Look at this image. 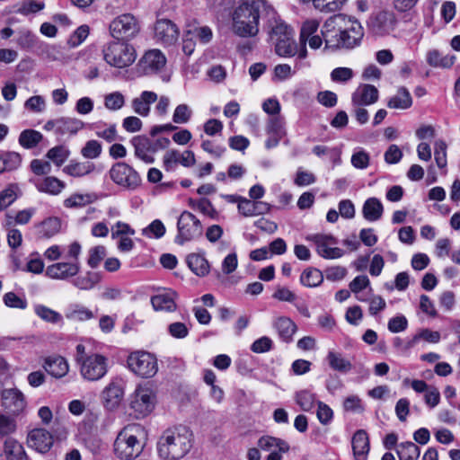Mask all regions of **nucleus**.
<instances>
[{"mask_svg":"<svg viewBox=\"0 0 460 460\" xmlns=\"http://www.w3.org/2000/svg\"><path fill=\"white\" fill-rule=\"evenodd\" d=\"M321 32L325 48L332 49H353L360 44L364 36L360 22L341 13L328 18Z\"/></svg>","mask_w":460,"mask_h":460,"instance_id":"1","label":"nucleus"},{"mask_svg":"<svg viewBox=\"0 0 460 460\" xmlns=\"http://www.w3.org/2000/svg\"><path fill=\"white\" fill-rule=\"evenodd\" d=\"M275 14V9L265 0H242L232 13V31L241 38L255 37L260 19L265 17L269 22Z\"/></svg>","mask_w":460,"mask_h":460,"instance_id":"2","label":"nucleus"},{"mask_svg":"<svg viewBox=\"0 0 460 460\" xmlns=\"http://www.w3.org/2000/svg\"><path fill=\"white\" fill-rule=\"evenodd\" d=\"M192 447V433L184 426L167 429L159 438L157 453L162 460H179Z\"/></svg>","mask_w":460,"mask_h":460,"instance_id":"3","label":"nucleus"},{"mask_svg":"<svg viewBox=\"0 0 460 460\" xmlns=\"http://www.w3.org/2000/svg\"><path fill=\"white\" fill-rule=\"evenodd\" d=\"M145 430L140 424H128L117 435L113 444L114 454L121 460H132L137 457L144 447L140 438Z\"/></svg>","mask_w":460,"mask_h":460,"instance_id":"4","label":"nucleus"},{"mask_svg":"<svg viewBox=\"0 0 460 460\" xmlns=\"http://www.w3.org/2000/svg\"><path fill=\"white\" fill-rule=\"evenodd\" d=\"M270 36L275 44V51L280 57H293L298 55L299 49L294 40V30L282 21L278 14L268 22Z\"/></svg>","mask_w":460,"mask_h":460,"instance_id":"5","label":"nucleus"},{"mask_svg":"<svg viewBox=\"0 0 460 460\" xmlns=\"http://www.w3.org/2000/svg\"><path fill=\"white\" fill-rule=\"evenodd\" d=\"M104 60L111 66L125 68L131 66L137 53L134 47L124 41H112L104 46L102 49Z\"/></svg>","mask_w":460,"mask_h":460,"instance_id":"6","label":"nucleus"},{"mask_svg":"<svg viewBox=\"0 0 460 460\" xmlns=\"http://www.w3.org/2000/svg\"><path fill=\"white\" fill-rule=\"evenodd\" d=\"M128 368L137 376L143 378L154 376L158 370L156 358L149 352H132L127 360Z\"/></svg>","mask_w":460,"mask_h":460,"instance_id":"7","label":"nucleus"},{"mask_svg":"<svg viewBox=\"0 0 460 460\" xmlns=\"http://www.w3.org/2000/svg\"><path fill=\"white\" fill-rule=\"evenodd\" d=\"M111 180L117 185L127 190H136L141 183L138 172L126 163L119 162L109 171Z\"/></svg>","mask_w":460,"mask_h":460,"instance_id":"8","label":"nucleus"},{"mask_svg":"<svg viewBox=\"0 0 460 460\" xmlns=\"http://www.w3.org/2000/svg\"><path fill=\"white\" fill-rule=\"evenodd\" d=\"M178 234L175 242L178 244H183L185 242L191 241L202 234V226L200 221L190 212L183 211L177 222Z\"/></svg>","mask_w":460,"mask_h":460,"instance_id":"9","label":"nucleus"},{"mask_svg":"<svg viewBox=\"0 0 460 460\" xmlns=\"http://www.w3.org/2000/svg\"><path fill=\"white\" fill-rule=\"evenodd\" d=\"M139 24L130 13L116 17L110 24V31L113 38L125 41L136 37L139 32Z\"/></svg>","mask_w":460,"mask_h":460,"instance_id":"10","label":"nucleus"},{"mask_svg":"<svg viewBox=\"0 0 460 460\" xmlns=\"http://www.w3.org/2000/svg\"><path fill=\"white\" fill-rule=\"evenodd\" d=\"M306 240L314 243L317 254L323 259H338L342 257L344 254L343 250L335 247V245L338 243V241L332 234H314L307 235Z\"/></svg>","mask_w":460,"mask_h":460,"instance_id":"11","label":"nucleus"},{"mask_svg":"<svg viewBox=\"0 0 460 460\" xmlns=\"http://www.w3.org/2000/svg\"><path fill=\"white\" fill-rule=\"evenodd\" d=\"M155 407V394L148 385H138L131 396L130 408L137 418L149 414Z\"/></svg>","mask_w":460,"mask_h":460,"instance_id":"12","label":"nucleus"},{"mask_svg":"<svg viewBox=\"0 0 460 460\" xmlns=\"http://www.w3.org/2000/svg\"><path fill=\"white\" fill-rule=\"evenodd\" d=\"M80 373L88 381H98L107 373V358L100 354L87 356L80 364Z\"/></svg>","mask_w":460,"mask_h":460,"instance_id":"13","label":"nucleus"},{"mask_svg":"<svg viewBox=\"0 0 460 460\" xmlns=\"http://www.w3.org/2000/svg\"><path fill=\"white\" fill-rule=\"evenodd\" d=\"M1 405L11 415L18 416L24 411L27 402L18 388H7L1 392Z\"/></svg>","mask_w":460,"mask_h":460,"instance_id":"14","label":"nucleus"},{"mask_svg":"<svg viewBox=\"0 0 460 460\" xmlns=\"http://www.w3.org/2000/svg\"><path fill=\"white\" fill-rule=\"evenodd\" d=\"M84 127V123L75 118L59 117L48 120L43 128L46 131H54L57 135H75Z\"/></svg>","mask_w":460,"mask_h":460,"instance_id":"15","label":"nucleus"},{"mask_svg":"<svg viewBox=\"0 0 460 460\" xmlns=\"http://www.w3.org/2000/svg\"><path fill=\"white\" fill-rule=\"evenodd\" d=\"M396 19L390 11H379L373 13L368 20V28L376 35L383 36L394 31Z\"/></svg>","mask_w":460,"mask_h":460,"instance_id":"16","label":"nucleus"},{"mask_svg":"<svg viewBox=\"0 0 460 460\" xmlns=\"http://www.w3.org/2000/svg\"><path fill=\"white\" fill-rule=\"evenodd\" d=\"M180 36L177 25L168 19L157 20L155 24V40L164 46L174 45Z\"/></svg>","mask_w":460,"mask_h":460,"instance_id":"17","label":"nucleus"},{"mask_svg":"<svg viewBox=\"0 0 460 460\" xmlns=\"http://www.w3.org/2000/svg\"><path fill=\"white\" fill-rule=\"evenodd\" d=\"M196 164L195 155L190 150L181 153L176 149H170L163 156V165L165 171H173L177 164L190 167Z\"/></svg>","mask_w":460,"mask_h":460,"instance_id":"18","label":"nucleus"},{"mask_svg":"<svg viewBox=\"0 0 460 460\" xmlns=\"http://www.w3.org/2000/svg\"><path fill=\"white\" fill-rule=\"evenodd\" d=\"M124 381L119 377L113 378L102 391L104 406L109 410L117 408L124 397Z\"/></svg>","mask_w":460,"mask_h":460,"instance_id":"19","label":"nucleus"},{"mask_svg":"<svg viewBox=\"0 0 460 460\" xmlns=\"http://www.w3.org/2000/svg\"><path fill=\"white\" fill-rule=\"evenodd\" d=\"M28 446L37 452L45 454L52 447L54 439L51 433L42 428L31 430L27 437Z\"/></svg>","mask_w":460,"mask_h":460,"instance_id":"20","label":"nucleus"},{"mask_svg":"<svg viewBox=\"0 0 460 460\" xmlns=\"http://www.w3.org/2000/svg\"><path fill=\"white\" fill-rule=\"evenodd\" d=\"M130 144L134 147V154L137 158L146 164L155 162V148L151 144V137L146 135L135 136L130 139Z\"/></svg>","mask_w":460,"mask_h":460,"instance_id":"21","label":"nucleus"},{"mask_svg":"<svg viewBox=\"0 0 460 460\" xmlns=\"http://www.w3.org/2000/svg\"><path fill=\"white\" fill-rule=\"evenodd\" d=\"M79 270V261L57 262L47 268L46 275L53 279L66 280L75 277Z\"/></svg>","mask_w":460,"mask_h":460,"instance_id":"22","label":"nucleus"},{"mask_svg":"<svg viewBox=\"0 0 460 460\" xmlns=\"http://www.w3.org/2000/svg\"><path fill=\"white\" fill-rule=\"evenodd\" d=\"M378 90L371 84H362L352 93L351 102L353 106H366L377 102Z\"/></svg>","mask_w":460,"mask_h":460,"instance_id":"23","label":"nucleus"},{"mask_svg":"<svg viewBox=\"0 0 460 460\" xmlns=\"http://www.w3.org/2000/svg\"><path fill=\"white\" fill-rule=\"evenodd\" d=\"M166 63L164 55L159 49L147 51L140 60V65L146 74L162 69Z\"/></svg>","mask_w":460,"mask_h":460,"instance_id":"24","label":"nucleus"},{"mask_svg":"<svg viewBox=\"0 0 460 460\" xmlns=\"http://www.w3.org/2000/svg\"><path fill=\"white\" fill-rule=\"evenodd\" d=\"M176 293L168 290L159 293L151 297V304L155 311L173 312L176 310L177 305L175 303Z\"/></svg>","mask_w":460,"mask_h":460,"instance_id":"25","label":"nucleus"},{"mask_svg":"<svg viewBox=\"0 0 460 460\" xmlns=\"http://www.w3.org/2000/svg\"><path fill=\"white\" fill-rule=\"evenodd\" d=\"M157 101V94L152 91H144L141 94L134 98L131 102L133 111L143 117L150 113V106Z\"/></svg>","mask_w":460,"mask_h":460,"instance_id":"26","label":"nucleus"},{"mask_svg":"<svg viewBox=\"0 0 460 460\" xmlns=\"http://www.w3.org/2000/svg\"><path fill=\"white\" fill-rule=\"evenodd\" d=\"M351 445L355 459L366 460L370 448L367 432L363 429L356 431L352 437Z\"/></svg>","mask_w":460,"mask_h":460,"instance_id":"27","label":"nucleus"},{"mask_svg":"<svg viewBox=\"0 0 460 460\" xmlns=\"http://www.w3.org/2000/svg\"><path fill=\"white\" fill-rule=\"evenodd\" d=\"M270 209V204L263 201L250 200L245 198L238 204V211L244 217L264 215Z\"/></svg>","mask_w":460,"mask_h":460,"instance_id":"28","label":"nucleus"},{"mask_svg":"<svg viewBox=\"0 0 460 460\" xmlns=\"http://www.w3.org/2000/svg\"><path fill=\"white\" fill-rule=\"evenodd\" d=\"M37 234L41 239H49L59 233L61 220L57 217H50L34 226Z\"/></svg>","mask_w":460,"mask_h":460,"instance_id":"29","label":"nucleus"},{"mask_svg":"<svg viewBox=\"0 0 460 460\" xmlns=\"http://www.w3.org/2000/svg\"><path fill=\"white\" fill-rule=\"evenodd\" d=\"M43 367L49 375L56 378H61L68 372V364L66 360L60 356L47 358Z\"/></svg>","mask_w":460,"mask_h":460,"instance_id":"30","label":"nucleus"},{"mask_svg":"<svg viewBox=\"0 0 460 460\" xmlns=\"http://www.w3.org/2000/svg\"><path fill=\"white\" fill-rule=\"evenodd\" d=\"M319 27V22L315 20H307L305 21L301 27L300 30V36H299V41H300V49L298 51V58L300 59H304L307 56V50H306V43L307 40L314 36V33L317 31Z\"/></svg>","mask_w":460,"mask_h":460,"instance_id":"31","label":"nucleus"},{"mask_svg":"<svg viewBox=\"0 0 460 460\" xmlns=\"http://www.w3.org/2000/svg\"><path fill=\"white\" fill-rule=\"evenodd\" d=\"M279 338L284 342L292 341L293 335L296 332V323L288 317L281 316L275 320L273 323Z\"/></svg>","mask_w":460,"mask_h":460,"instance_id":"32","label":"nucleus"},{"mask_svg":"<svg viewBox=\"0 0 460 460\" xmlns=\"http://www.w3.org/2000/svg\"><path fill=\"white\" fill-rule=\"evenodd\" d=\"M257 446L261 450L270 453L276 450H279L280 452H288L290 448L288 442L272 436L261 437L258 440Z\"/></svg>","mask_w":460,"mask_h":460,"instance_id":"33","label":"nucleus"},{"mask_svg":"<svg viewBox=\"0 0 460 460\" xmlns=\"http://www.w3.org/2000/svg\"><path fill=\"white\" fill-rule=\"evenodd\" d=\"M384 207L381 201L376 198L367 199L362 208V213L367 221H376L381 218Z\"/></svg>","mask_w":460,"mask_h":460,"instance_id":"34","label":"nucleus"},{"mask_svg":"<svg viewBox=\"0 0 460 460\" xmlns=\"http://www.w3.org/2000/svg\"><path fill=\"white\" fill-rule=\"evenodd\" d=\"M187 264L190 270L199 277H204L209 272V263L205 257L191 253L187 257Z\"/></svg>","mask_w":460,"mask_h":460,"instance_id":"35","label":"nucleus"},{"mask_svg":"<svg viewBox=\"0 0 460 460\" xmlns=\"http://www.w3.org/2000/svg\"><path fill=\"white\" fill-rule=\"evenodd\" d=\"M95 165L91 162L71 161L63 168V172L73 177H83L93 172Z\"/></svg>","mask_w":460,"mask_h":460,"instance_id":"36","label":"nucleus"},{"mask_svg":"<svg viewBox=\"0 0 460 460\" xmlns=\"http://www.w3.org/2000/svg\"><path fill=\"white\" fill-rule=\"evenodd\" d=\"M412 99L405 87L399 88L397 94L390 98L387 106L391 109L405 110L411 106Z\"/></svg>","mask_w":460,"mask_h":460,"instance_id":"37","label":"nucleus"},{"mask_svg":"<svg viewBox=\"0 0 460 460\" xmlns=\"http://www.w3.org/2000/svg\"><path fill=\"white\" fill-rule=\"evenodd\" d=\"M455 56L445 55L443 56L438 50H430L427 55V62L435 67L448 68L455 63Z\"/></svg>","mask_w":460,"mask_h":460,"instance_id":"38","label":"nucleus"},{"mask_svg":"<svg viewBox=\"0 0 460 460\" xmlns=\"http://www.w3.org/2000/svg\"><path fill=\"white\" fill-rule=\"evenodd\" d=\"M65 187L66 185L62 181L52 176L46 177L37 185V189L40 191L51 195L59 194Z\"/></svg>","mask_w":460,"mask_h":460,"instance_id":"39","label":"nucleus"},{"mask_svg":"<svg viewBox=\"0 0 460 460\" xmlns=\"http://www.w3.org/2000/svg\"><path fill=\"white\" fill-rule=\"evenodd\" d=\"M4 454L7 460H26L23 447L13 439H7L4 442Z\"/></svg>","mask_w":460,"mask_h":460,"instance_id":"40","label":"nucleus"},{"mask_svg":"<svg viewBox=\"0 0 460 460\" xmlns=\"http://www.w3.org/2000/svg\"><path fill=\"white\" fill-rule=\"evenodd\" d=\"M327 360L330 367L339 372L347 373L352 368L350 361L344 358L341 353L335 351H329Z\"/></svg>","mask_w":460,"mask_h":460,"instance_id":"41","label":"nucleus"},{"mask_svg":"<svg viewBox=\"0 0 460 460\" xmlns=\"http://www.w3.org/2000/svg\"><path fill=\"white\" fill-rule=\"evenodd\" d=\"M323 280L322 271L314 268L305 269L300 276V283L308 288L319 286Z\"/></svg>","mask_w":460,"mask_h":460,"instance_id":"42","label":"nucleus"},{"mask_svg":"<svg viewBox=\"0 0 460 460\" xmlns=\"http://www.w3.org/2000/svg\"><path fill=\"white\" fill-rule=\"evenodd\" d=\"M420 454V447L413 442H403L397 447V455L400 460H418Z\"/></svg>","mask_w":460,"mask_h":460,"instance_id":"43","label":"nucleus"},{"mask_svg":"<svg viewBox=\"0 0 460 460\" xmlns=\"http://www.w3.org/2000/svg\"><path fill=\"white\" fill-rule=\"evenodd\" d=\"M43 138V135L34 129H25L19 136V144L26 149L35 147Z\"/></svg>","mask_w":460,"mask_h":460,"instance_id":"44","label":"nucleus"},{"mask_svg":"<svg viewBox=\"0 0 460 460\" xmlns=\"http://www.w3.org/2000/svg\"><path fill=\"white\" fill-rule=\"evenodd\" d=\"M100 279L98 273L88 271L85 275L75 278L73 280V285L81 290H89L92 289Z\"/></svg>","mask_w":460,"mask_h":460,"instance_id":"45","label":"nucleus"},{"mask_svg":"<svg viewBox=\"0 0 460 460\" xmlns=\"http://www.w3.org/2000/svg\"><path fill=\"white\" fill-rule=\"evenodd\" d=\"M70 151L65 146H57L50 148L46 156L52 161L57 166H61L69 157Z\"/></svg>","mask_w":460,"mask_h":460,"instance_id":"46","label":"nucleus"},{"mask_svg":"<svg viewBox=\"0 0 460 460\" xmlns=\"http://www.w3.org/2000/svg\"><path fill=\"white\" fill-rule=\"evenodd\" d=\"M304 3L313 2L314 6L321 12H336L341 8L346 0H301Z\"/></svg>","mask_w":460,"mask_h":460,"instance_id":"47","label":"nucleus"},{"mask_svg":"<svg viewBox=\"0 0 460 460\" xmlns=\"http://www.w3.org/2000/svg\"><path fill=\"white\" fill-rule=\"evenodd\" d=\"M34 312L40 318L48 323H58L62 321V315L59 313L43 305H35Z\"/></svg>","mask_w":460,"mask_h":460,"instance_id":"48","label":"nucleus"},{"mask_svg":"<svg viewBox=\"0 0 460 460\" xmlns=\"http://www.w3.org/2000/svg\"><path fill=\"white\" fill-rule=\"evenodd\" d=\"M284 119L280 116L271 117L267 123L266 132L269 135L282 138L286 135Z\"/></svg>","mask_w":460,"mask_h":460,"instance_id":"49","label":"nucleus"},{"mask_svg":"<svg viewBox=\"0 0 460 460\" xmlns=\"http://www.w3.org/2000/svg\"><path fill=\"white\" fill-rule=\"evenodd\" d=\"M296 403L305 411H311L315 402V395L307 390H302L296 394L295 396Z\"/></svg>","mask_w":460,"mask_h":460,"instance_id":"50","label":"nucleus"},{"mask_svg":"<svg viewBox=\"0 0 460 460\" xmlns=\"http://www.w3.org/2000/svg\"><path fill=\"white\" fill-rule=\"evenodd\" d=\"M93 201L91 194H73L64 200V206L68 208L84 207Z\"/></svg>","mask_w":460,"mask_h":460,"instance_id":"51","label":"nucleus"},{"mask_svg":"<svg viewBox=\"0 0 460 460\" xmlns=\"http://www.w3.org/2000/svg\"><path fill=\"white\" fill-rule=\"evenodd\" d=\"M447 143L438 139L434 143V158L437 164V166L440 169H444L447 167Z\"/></svg>","mask_w":460,"mask_h":460,"instance_id":"52","label":"nucleus"},{"mask_svg":"<svg viewBox=\"0 0 460 460\" xmlns=\"http://www.w3.org/2000/svg\"><path fill=\"white\" fill-rule=\"evenodd\" d=\"M192 116V110L185 103L176 106L172 114V121L175 124H186Z\"/></svg>","mask_w":460,"mask_h":460,"instance_id":"53","label":"nucleus"},{"mask_svg":"<svg viewBox=\"0 0 460 460\" xmlns=\"http://www.w3.org/2000/svg\"><path fill=\"white\" fill-rule=\"evenodd\" d=\"M125 104V97L120 92H113L104 97V106L110 111H118Z\"/></svg>","mask_w":460,"mask_h":460,"instance_id":"54","label":"nucleus"},{"mask_svg":"<svg viewBox=\"0 0 460 460\" xmlns=\"http://www.w3.org/2000/svg\"><path fill=\"white\" fill-rule=\"evenodd\" d=\"M16 430V420L13 415L0 414V438L13 434Z\"/></svg>","mask_w":460,"mask_h":460,"instance_id":"55","label":"nucleus"},{"mask_svg":"<svg viewBox=\"0 0 460 460\" xmlns=\"http://www.w3.org/2000/svg\"><path fill=\"white\" fill-rule=\"evenodd\" d=\"M102 151V146L97 140H89L81 149V155L86 159L98 158Z\"/></svg>","mask_w":460,"mask_h":460,"instance_id":"56","label":"nucleus"},{"mask_svg":"<svg viewBox=\"0 0 460 460\" xmlns=\"http://www.w3.org/2000/svg\"><path fill=\"white\" fill-rule=\"evenodd\" d=\"M420 339H423L430 343H438L440 341V333L429 329H424L412 338V340L408 343V348L413 347Z\"/></svg>","mask_w":460,"mask_h":460,"instance_id":"57","label":"nucleus"},{"mask_svg":"<svg viewBox=\"0 0 460 460\" xmlns=\"http://www.w3.org/2000/svg\"><path fill=\"white\" fill-rule=\"evenodd\" d=\"M142 234L147 237L159 239L165 234V226L159 219L154 220L147 227L142 230Z\"/></svg>","mask_w":460,"mask_h":460,"instance_id":"58","label":"nucleus"},{"mask_svg":"<svg viewBox=\"0 0 460 460\" xmlns=\"http://www.w3.org/2000/svg\"><path fill=\"white\" fill-rule=\"evenodd\" d=\"M24 108L34 113H41L46 109V101L41 95H34L24 102Z\"/></svg>","mask_w":460,"mask_h":460,"instance_id":"59","label":"nucleus"},{"mask_svg":"<svg viewBox=\"0 0 460 460\" xmlns=\"http://www.w3.org/2000/svg\"><path fill=\"white\" fill-rule=\"evenodd\" d=\"M370 163V156L363 149H358L351 155V164L357 169H366L368 167Z\"/></svg>","mask_w":460,"mask_h":460,"instance_id":"60","label":"nucleus"},{"mask_svg":"<svg viewBox=\"0 0 460 460\" xmlns=\"http://www.w3.org/2000/svg\"><path fill=\"white\" fill-rule=\"evenodd\" d=\"M3 301L6 306L11 308L25 309L28 305L26 299L18 296L14 292L4 294Z\"/></svg>","mask_w":460,"mask_h":460,"instance_id":"61","label":"nucleus"},{"mask_svg":"<svg viewBox=\"0 0 460 460\" xmlns=\"http://www.w3.org/2000/svg\"><path fill=\"white\" fill-rule=\"evenodd\" d=\"M4 162V165L6 167L7 171H13L17 169L21 163L22 157L20 154L16 152H7L0 155Z\"/></svg>","mask_w":460,"mask_h":460,"instance_id":"62","label":"nucleus"},{"mask_svg":"<svg viewBox=\"0 0 460 460\" xmlns=\"http://www.w3.org/2000/svg\"><path fill=\"white\" fill-rule=\"evenodd\" d=\"M316 415L323 425H327L333 418V411L326 403L318 402Z\"/></svg>","mask_w":460,"mask_h":460,"instance_id":"63","label":"nucleus"},{"mask_svg":"<svg viewBox=\"0 0 460 460\" xmlns=\"http://www.w3.org/2000/svg\"><path fill=\"white\" fill-rule=\"evenodd\" d=\"M343 408L347 411L361 413L364 411V406L361 399L357 395H350L343 402Z\"/></svg>","mask_w":460,"mask_h":460,"instance_id":"64","label":"nucleus"}]
</instances>
